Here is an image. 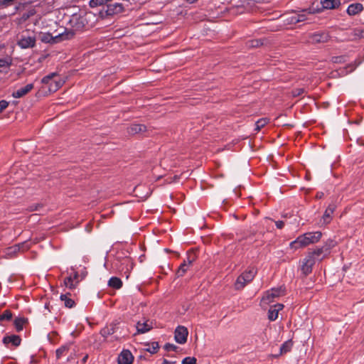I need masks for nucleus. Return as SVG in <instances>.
I'll return each instance as SVG.
<instances>
[{"mask_svg":"<svg viewBox=\"0 0 364 364\" xmlns=\"http://www.w3.org/2000/svg\"><path fill=\"white\" fill-rule=\"evenodd\" d=\"M134 361V356L129 350H122L119 353L117 362L118 364H132Z\"/></svg>","mask_w":364,"mask_h":364,"instance_id":"obj_9","label":"nucleus"},{"mask_svg":"<svg viewBox=\"0 0 364 364\" xmlns=\"http://www.w3.org/2000/svg\"><path fill=\"white\" fill-rule=\"evenodd\" d=\"M188 331L183 326H178L174 331V339L179 344H184L187 341Z\"/></svg>","mask_w":364,"mask_h":364,"instance_id":"obj_8","label":"nucleus"},{"mask_svg":"<svg viewBox=\"0 0 364 364\" xmlns=\"http://www.w3.org/2000/svg\"><path fill=\"white\" fill-rule=\"evenodd\" d=\"M305 92L304 88H295L292 90L291 95L294 97H299Z\"/></svg>","mask_w":364,"mask_h":364,"instance_id":"obj_42","label":"nucleus"},{"mask_svg":"<svg viewBox=\"0 0 364 364\" xmlns=\"http://www.w3.org/2000/svg\"><path fill=\"white\" fill-rule=\"evenodd\" d=\"M336 242L331 239H328L323 245V247L325 249V250L327 252L328 254L330 253V250L331 248L335 247Z\"/></svg>","mask_w":364,"mask_h":364,"instance_id":"obj_35","label":"nucleus"},{"mask_svg":"<svg viewBox=\"0 0 364 364\" xmlns=\"http://www.w3.org/2000/svg\"><path fill=\"white\" fill-rule=\"evenodd\" d=\"M248 46L252 48H257L263 45V41L262 39H254L248 41Z\"/></svg>","mask_w":364,"mask_h":364,"instance_id":"obj_39","label":"nucleus"},{"mask_svg":"<svg viewBox=\"0 0 364 364\" xmlns=\"http://www.w3.org/2000/svg\"><path fill=\"white\" fill-rule=\"evenodd\" d=\"M37 363H38V360L35 358L34 355H31L30 363L31 364H36Z\"/></svg>","mask_w":364,"mask_h":364,"instance_id":"obj_49","label":"nucleus"},{"mask_svg":"<svg viewBox=\"0 0 364 364\" xmlns=\"http://www.w3.org/2000/svg\"><path fill=\"white\" fill-rule=\"evenodd\" d=\"M196 361L195 357H186L183 359L181 364H196Z\"/></svg>","mask_w":364,"mask_h":364,"instance_id":"obj_43","label":"nucleus"},{"mask_svg":"<svg viewBox=\"0 0 364 364\" xmlns=\"http://www.w3.org/2000/svg\"><path fill=\"white\" fill-rule=\"evenodd\" d=\"M363 9V6L360 3L350 4L347 9V14L350 16H354L359 14Z\"/></svg>","mask_w":364,"mask_h":364,"instance_id":"obj_21","label":"nucleus"},{"mask_svg":"<svg viewBox=\"0 0 364 364\" xmlns=\"http://www.w3.org/2000/svg\"><path fill=\"white\" fill-rule=\"evenodd\" d=\"M119 322L115 321L110 323L109 326H106L100 331V334L105 338H107L109 336L114 334L117 331V326Z\"/></svg>","mask_w":364,"mask_h":364,"instance_id":"obj_12","label":"nucleus"},{"mask_svg":"<svg viewBox=\"0 0 364 364\" xmlns=\"http://www.w3.org/2000/svg\"><path fill=\"white\" fill-rule=\"evenodd\" d=\"M292 14L289 15L288 14L282 15L283 22L287 26L295 25L297 23H299V19L296 18V13L292 11Z\"/></svg>","mask_w":364,"mask_h":364,"instance_id":"obj_19","label":"nucleus"},{"mask_svg":"<svg viewBox=\"0 0 364 364\" xmlns=\"http://www.w3.org/2000/svg\"><path fill=\"white\" fill-rule=\"evenodd\" d=\"M58 74L57 73H50L46 76H44L42 79H41V82L43 84H45V85H48V86L50 85V83L53 81V80L54 79V77H58Z\"/></svg>","mask_w":364,"mask_h":364,"instance_id":"obj_31","label":"nucleus"},{"mask_svg":"<svg viewBox=\"0 0 364 364\" xmlns=\"http://www.w3.org/2000/svg\"><path fill=\"white\" fill-rule=\"evenodd\" d=\"M275 225L278 229H282L284 226V223L282 220L275 221Z\"/></svg>","mask_w":364,"mask_h":364,"instance_id":"obj_48","label":"nucleus"},{"mask_svg":"<svg viewBox=\"0 0 364 364\" xmlns=\"http://www.w3.org/2000/svg\"><path fill=\"white\" fill-rule=\"evenodd\" d=\"M108 286L115 289H119L122 287V281L117 277H112L108 281Z\"/></svg>","mask_w":364,"mask_h":364,"instance_id":"obj_27","label":"nucleus"},{"mask_svg":"<svg viewBox=\"0 0 364 364\" xmlns=\"http://www.w3.org/2000/svg\"><path fill=\"white\" fill-rule=\"evenodd\" d=\"M34 87V85L33 83L27 84L25 87H21L16 91H14L12 93V97L14 98H21L26 95H27L29 92L31 91Z\"/></svg>","mask_w":364,"mask_h":364,"instance_id":"obj_15","label":"nucleus"},{"mask_svg":"<svg viewBox=\"0 0 364 364\" xmlns=\"http://www.w3.org/2000/svg\"><path fill=\"white\" fill-rule=\"evenodd\" d=\"M131 0H90L89 6L91 8L101 6L100 14L102 17L113 16L123 13L125 6L122 1L130 2Z\"/></svg>","mask_w":364,"mask_h":364,"instance_id":"obj_1","label":"nucleus"},{"mask_svg":"<svg viewBox=\"0 0 364 364\" xmlns=\"http://www.w3.org/2000/svg\"><path fill=\"white\" fill-rule=\"evenodd\" d=\"M9 106V102L5 100H2L0 101V113L2 112L7 107Z\"/></svg>","mask_w":364,"mask_h":364,"instance_id":"obj_46","label":"nucleus"},{"mask_svg":"<svg viewBox=\"0 0 364 364\" xmlns=\"http://www.w3.org/2000/svg\"><path fill=\"white\" fill-rule=\"evenodd\" d=\"M256 274L257 269L255 267H249L237 278L234 284L235 289L236 290L242 289L247 284L254 279Z\"/></svg>","mask_w":364,"mask_h":364,"instance_id":"obj_3","label":"nucleus"},{"mask_svg":"<svg viewBox=\"0 0 364 364\" xmlns=\"http://www.w3.org/2000/svg\"><path fill=\"white\" fill-rule=\"evenodd\" d=\"M70 23L72 27L77 31L82 30L85 26V18L82 16H73V18L70 21Z\"/></svg>","mask_w":364,"mask_h":364,"instance_id":"obj_17","label":"nucleus"},{"mask_svg":"<svg viewBox=\"0 0 364 364\" xmlns=\"http://www.w3.org/2000/svg\"><path fill=\"white\" fill-rule=\"evenodd\" d=\"M75 33L73 30H70V31L66 30V31L64 33L60 34L58 36L62 40H69V39L72 38L75 36Z\"/></svg>","mask_w":364,"mask_h":364,"instance_id":"obj_36","label":"nucleus"},{"mask_svg":"<svg viewBox=\"0 0 364 364\" xmlns=\"http://www.w3.org/2000/svg\"><path fill=\"white\" fill-rule=\"evenodd\" d=\"M301 262V274L304 277H306L312 272V269L316 263V261L311 258V255H307Z\"/></svg>","mask_w":364,"mask_h":364,"instance_id":"obj_7","label":"nucleus"},{"mask_svg":"<svg viewBox=\"0 0 364 364\" xmlns=\"http://www.w3.org/2000/svg\"><path fill=\"white\" fill-rule=\"evenodd\" d=\"M43 205L41 203L32 204L28 206L27 210L29 212L38 211L43 208Z\"/></svg>","mask_w":364,"mask_h":364,"instance_id":"obj_41","label":"nucleus"},{"mask_svg":"<svg viewBox=\"0 0 364 364\" xmlns=\"http://www.w3.org/2000/svg\"><path fill=\"white\" fill-rule=\"evenodd\" d=\"M328 255V254L323 247V246H321V247H316L315 250L308 253V255H311V258L314 259V260L315 261L316 259L321 260L325 256Z\"/></svg>","mask_w":364,"mask_h":364,"instance_id":"obj_16","label":"nucleus"},{"mask_svg":"<svg viewBox=\"0 0 364 364\" xmlns=\"http://www.w3.org/2000/svg\"><path fill=\"white\" fill-rule=\"evenodd\" d=\"M321 8H314L313 6L307 9L303 10L302 12H308V14H314L321 13L323 9H335L341 6L340 0H321Z\"/></svg>","mask_w":364,"mask_h":364,"instance_id":"obj_5","label":"nucleus"},{"mask_svg":"<svg viewBox=\"0 0 364 364\" xmlns=\"http://www.w3.org/2000/svg\"><path fill=\"white\" fill-rule=\"evenodd\" d=\"M2 342L6 346H8V344L11 343L12 346L17 347L21 345V338L18 335L6 336L3 338Z\"/></svg>","mask_w":364,"mask_h":364,"instance_id":"obj_14","label":"nucleus"},{"mask_svg":"<svg viewBox=\"0 0 364 364\" xmlns=\"http://www.w3.org/2000/svg\"><path fill=\"white\" fill-rule=\"evenodd\" d=\"M45 308L48 309V304H45Z\"/></svg>","mask_w":364,"mask_h":364,"instance_id":"obj_55","label":"nucleus"},{"mask_svg":"<svg viewBox=\"0 0 364 364\" xmlns=\"http://www.w3.org/2000/svg\"><path fill=\"white\" fill-rule=\"evenodd\" d=\"M28 323V318L24 317H16L14 321V325L17 332H20L23 328V325Z\"/></svg>","mask_w":364,"mask_h":364,"instance_id":"obj_25","label":"nucleus"},{"mask_svg":"<svg viewBox=\"0 0 364 364\" xmlns=\"http://www.w3.org/2000/svg\"><path fill=\"white\" fill-rule=\"evenodd\" d=\"M36 35L29 31H25L19 36L17 45L22 49L32 48L36 46Z\"/></svg>","mask_w":364,"mask_h":364,"instance_id":"obj_4","label":"nucleus"},{"mask_svg":"<svg viewBox=\"0 0 364 364\" xmlns=\"http://www.w3.org/2000/svg\"><path fill=\"white\" fill-rule=\"evenodd\" d=\"M36 14V11L34 8L30 9L28 11L23 13L21 16V19L22 21H26L31 17L34 16Z\"/></svg>","mask_w":364,"mask_h":364,"instance_id":"obj_32","label":"nucleus"},{"mask_svg":"<svg viewBox=\"0 0 364 364\" xmlns=\"http://www.w3.org/2000/svg\"><path fill=\"white\" fill-rule=\"evenodd\" d=\"M267 119L266 118H262V119H258L256 122H255V130L256 131H259L262 127H264L267 124Z\"/></svg>","mask_w":364,"mask_h":364,"instance_id":"obj_34","label":"nucleus"},{"mask_svg":"<svg viewBox=\"0 0 364 364\" xmlns=\"http://www.w3.org/2000/svg\"><path fill=\"white\" fill-rule=\"evenodd\" d=\"M336 208V205L334 203H331L328 205L327 208L326 209L322 216L323 224H328L331 223L332 220V215L333 214Z\"/></svg>","mask_w":364,"mask_h":364,"instance_id":"obj_11","label":"nucleus"},{"mask_svg":"<svg viewBox=\"0 0 364 364\" xmlns=\"http://www.w3.org/2000/svg\"><path fill=\"white\" fill-rule=\"evenodd\" d=\"M331 38L328 31H318L308 35L309 42L312 44L327 43Z\"/></svg>","mask_w":364,"mask_h":364,"instance_id":"obj_6","label":"nucleus"},{"mask_svg":"<svg viewBox=\"0 0 364 364\" xmlns=\"http://www.w3.org/2000/svg\"><path fill=\"white\" fill-rule=\"evenodd\" d=\"M87 358H88V355H85L82 358V363H85L87 362Z\"/></svg>","mask_w":364,"mask_h":364,"instance_id":"obj_53","label":"nucleus"},{"mask_svg":"<svg viewBox=\"0 0 364 364\" xmlns=\"http://www.w3.org/2000/svg\"><path fill=\"white\" fill-rule=\"evenodd\" d=\"M322 233L320 231L309 232L299 235L295 240L290 243L291 248H300L306 247L310 244H314L320 240Z\"/></svg>","mask_w":364,"mask_h":364,"instance_id":"obj_2","label":"nucleus"},{"mask_svg":"<svg viewBox=\"0 0 364 364\" xmlns=\"http://www.w3.org/2000/svg\"><path fill=\"white\" fill-rule=\"evenodd\" d=\"M146 131V127L141 124H132L128 127V133L130 134H136L144 133Z\"/></svg>","mask_w":364,"mask_h":364,"instance_id":"obj_20","label":"nucleus"},{"mask_svg":"<svg viewBox=\"0 0 364 364\" xmlns=\"http://www.w3.org/2000/svg\"><path fill=\"white\" fill-rule=\"evenodd\" d=\"M251 1L256 2V3H262V2H267L269 0H251Z\"/></svg>","mask_w":364,"mask_h":364,"instance_id":"obj_54","label":"nucleus"},{"mask_svg":"<svg viewBox=\"0 0 364 364\" xmlns=\"http://www.w3.org/2000/svg\"><path fill=\"white\" fill-rule=\"evenodd\" d=\"M196 257L193 252H188L186 259H185L184 261H186L188 267H189L196 260Z\"/></svg>","mask_w":364,"mask_h":364,"instance_id":"obj_40","label":"nucleus"},{"mask_svg":"<svg viewBox=\"0 0 364 364\" xmlns=\"http://www.w3.org/2000/svg\"><path fill=\"white\" fill-rule=\"evenodd\" d=\"M164 348L166 351H176L178 348V346L174 344L167 343L164 345Z\"/></svg>","mask_w":364,"mask_h":364,"instance_id":"obj_44","label":"nucleus"},{"mask_svg":"<svg viewBox=\"0 0 364 364\" xmlns=\"http://www.w3.org/2000/svg\"><path fill=\"white\" fill-rule=\"evenodd\" d=\"M282 291H284V290H282L281 287L279 289H272L271 292L267 291V295L263 298V299L267 300L268 302H271L272 299L279 296Z\"/></svg>","mask_w":364,"mask_h":364,"instance_id":"obj_23","label":"nucleus"},{"mask_svg":"<svg viewBox=\"0 0 364 364\" xmlns=\"http://www.w3.org/2000/svg\"><path fill=\"white\" fill-rule=\"evenodd\" d=\"M73 277V280H77L78 279V277H79V274H78V272H75L73 273V275L72 276Z\"/></svg>","mask_w":364,"mask_h":364,"instance_id":"obj_52","label":"nucleus"},{"mask_svg":"<svg viewBox=\"0 0 364 364\" xmlns=\"http://www.w3.org/2000/svg\"><path fill=\"white\" fill-rule=\"evenodd\" d=\"M13 318V314L11 310L6 309L0 314V325L4 326V322L11 321Z\"/></svg>","mask_w":364,"mask_h":364,"instance_id":"obj_28","label":"nucleus"},{"mask_svg":"<svg viewBox=\"0 0 364 364\" xmlns=\"http://www.w3.org/2000/svg\"><path fill=\"white\" fill-rule=\"evenodd\" d=\"M176 361L171 362V361H168L166 359H164V360H163L161 364H176Z\"/></svg>","mask_w":364,"mask_h":364,"instance_id":"obj_50","label":"nucleus"},{"mask_svg":"<svg viewBox=\"0 0 364 364\" xmlns=\"http://www.w3.org/2000/svg\"><path fill=\"white\" fill-rule=\"evenodd\" d=\"M284 305L282 304H276L270 306L268 311V318L271 321H275L278 318L279 311L282 310Z\"/></svg>","mask_w":364,"mask_h":364,"instance_id":"obj_13","label":"nucleus"},{"mask_svg":"<svg viewBox=\"0 0 364 364\" xmlns=\"http://www.w3.org/2000/svg\"><path fill=\"white\" fill-rule=\"evenodd\" d=\"M78 283V281L76 282V283H74V281L73 280L72 275L67 277L64 279V284L66 287H68L70 289H73L75 288L76 284Z\"/></svg>","mask_w":364,"mask_h":364,"instance_id":"obj_33","label":"nucleus"},{"mask_svg":"<svg viewBox=\"0 0 364 364\" xmlns=\"http://www.w3.org/2000/svg\"><path fill=\"white\" fill-rule=\"evenodd\" d=\"M15 0H0V6L2 8H6L13 5Z\"/></svg>","mask_w":364,"mask_h":364,"instance_id":"obj_45","label":"nucleus"},{"mask_svg":"<svg viewBox=\"0 0 364 364\" xmlns=\"http://www.w3.org/2000/svg\"><path fill=\"white\" fill-rule=\"evenodd\" d=\"M349 37L351 41L364 38V28L356 27L353 28L349 33Z\"/></svg>","mask_w":364,"mask_h":364,"instance_id":"obj_18","label":"nucleus"},{"mask_svg":"<svg viewBox=\"0 0 364 364\" xmlns=\"http://www.w3.org/2000/svg\"><path fill=\"white\" fill-rule=\"evenodd\" d=\"M71 346H72L71 343H66V344L61 346L60 348H58L55 350L56 358L58 360H59L62 356L65 355L70 350Z\"/></svg>","mask_w":364,"mask_h":364,"instance_id":"obj_26","label":"nucleus"},{"mask_svg":"<svg viewBox=\"0 0 364 364\" xmlns=\"http://www.w3.org/2000/svg\"><path fill=\"white\" fill-rule=\"evenodd\" d=\"M29 248V246L27 245L26 242H21L18 243V245H14V247H11V249H14L13 252L20 251V250H25Z\"/></svg>","mask_w":364,"mask_h":364,"instance_id":"obj_38","label":"nucleus"},{"mask_svg":"<svg viewBox=\"0 0 364 364\" xmlns=\"http://www.w3.org/2000/svg\"><path fill=\"white\" fill-rule=\"evenodd\" d=\"M293 346V342L291 339L285 341L284 343L282 344L280 349H279V354L276 355V357H278L280 355L287 353L289 352Z\"/></svg>","mask_w":364,"mask_h":364,"instance_id":"obj_29","label":"nucleus"},{"mask_svg":"<svg viewBox=\"0 0 364 364\" xmlns=\"http://www.w3.org/2000/svg\"><path fill=\"white\" fill-rule=\"evenodd\" d=\"M296 18L299 19V22H303L306 20V16L305 14H297L296 13Z\"/></svg>","mask_w":364,"mask_h":364,"instance_id":"obj_47","label":"nucleus"},{"mask_svg":"<svg viewBox=\"0 0 364 364\" xmlns=\"http://www.w3.org/2000/svg\"><path fill=\"white\" fill-rule=\"evenodd\" d=\"M64 84V81L60 78L53 79L48 86V90L50 92H55L58 90Z\"/></svg>","mask_w":364,"mask_h":364,"instance_id":"obj_24","label":"nucleus"},{"mask_svg":"<svg viewBox=\"0 0 364 364\" xmlns=\"http://www.w3.org/2000/svg\"><path fill=\"white\" fill-rule=\"evenodd\" d=\"M70 293H67L65 294H61L60 296V300L64 301V306L69 309H71L75 306V302L70 298Z\"/></svg>","mask_w":364,"mask_h":364,"instance_id":"obj_22","label":"nucleus"},{"mask_svg":"<svg viewBox=\"0 0 364 364\" xmlns=\"http://www.w3.org/2000/svg\"><path fill=\"white\" fill-rule=\"evenodd\" d=\"M324 194L323 192H318L316 193V198H318V199H321L323 197Z\"/></svg>","mask_w":364,"mask_h":364,"instance_id":"obj_51","label":"nucleus"},{"mask_svg":"<svg viewBox=\"0 0 364 364\" xmlns=\"http://www.w3.org/2000/svg\"><path fill=\"white\" fill-rule=\"evenodd\" d=\"M188 269V264L186 263V261H183L182 264L178 267L176 274L177 277H183L186 272H187Z\"/></svg>","mask_w":364,"mask_h":364,"instance_id":"obj_30","label":"nucleus"},{"mask_svg":"<svg viewBox=\"0 0 364 364\" xmlns=\"http://www.w3.org/2000/svg\"><path fill=\"white\" fill-rule=\"evenodd\" d=\"M159 348V345L158 342H152L151 346L149 348H146V350L149 352L151 354L156 353Z\"/></svg>","mask_w":364,"mask_h":364,"instance_id":"obj_37","label":"nucleus"},{"mask_svg":"<svg viewBox=\"0 0 364 364\" xmlns=\"http://www.w3.org/2000/svg\"><path fill=\"white\" fill-rule=\"evenodd\" d=\"M136 328L138 334L145 333L152 329V322H149V320L139 321L136 324Z\"/></svg>","mask_w":364,"mask_h":364,"instance_id":"obj_10","label":"nucleus"}]
</instances>
